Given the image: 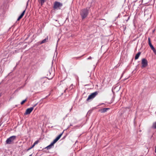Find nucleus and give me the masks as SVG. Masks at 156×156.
Returning a JSON list of instances; mask_svg holds the SVG:
<instances>
[{
  "instance_id": "18",
  "label": "nucleus",
  "mask_w": 156,
  "mask_h": 156,
  "mask_svg": "<svg viewBox=\"0 0 156 156\" xmlns=\"http://www.w3.org/2000/svg\"><path fill=\"white\" fill-rule=\"evenodd\" d=\"M27 100V99H25V100L23 101L21 103V105H23V104L25 102V101H26Z\"/></svg>"
},
{
  "instance_id": "24",
  "label": "nucleus",
  "mask_w": 156,
  "mask_h": 156,
  "mask_svg": "<svg viewBox=\"0 0 156 156\" xmlns=\"http://www.w3.org/2000/svg\"><path fill=\"white\" fill-rule=\"evenodd\" d=\"M72 108H73V107H72V108L69 110L70 112H71V111L72 110Z\"/></svg>"
},
{
  "instance_id": "7",
  "label": "nucleus",
  "mask_w": 156,
  "mask_h": 156,
  "mask_svg": "<svg viewBox=\"0 0 156 156\" xmlns=\"http://www.w3.org/2000/svg\"><path fill=\"white\" fill-rule=\"evenodd\" d=\"M148 43H149V44L151 47V49L153 50V51L154 53V54L155 55H156V50L155 48H154L153 45L152 44L150 37H148Z\"/></svg>"
},
{
  "instance_id": "28",
  "label": "nucleus",
  "mask_w": 156,
  "mask_h": 156,
  "mask_svg": "<svg viewBox=\"0 0 156 156\" xmlns=\"http://www.w3.org/2000/svg\"><path fill=\"white\" fill-rule=\"evenodd\" d=\"M1 96V94H0V97Z\"/></svg>"
},
{
  "instance_id": "23",
  "label": "nucleus",
  "mask_w": 156,
  "mask_h": 156,
  "mask_svg": "<svg viewBox=\"0 0 156 156\" xmlns=\"http://www.w3.org/2000/svg\"><path fill=\"white\" fill-rule=\"evenodd\" d=\"M33 147H32V146L30 147V148H28V149H27V151H29V150H30V149H31Z\"/></svg>"
},
{
  "instance_id": "6",
  "label": "nucleus",
  "mask_w": 156,
  "mask_h": 156,
  "mask_svg": "<svg viewBox=\"0 0 156 156\" xmlns=\"http://www.w3.org/2000/svg\"><path fill=\"white\" fill-rule=\"evenodd\" d=\"M141 64L142 68H143L146 67L148 65V62L147 60L144 58L142 59L141 61Z\"/></svg>"
},
{
  "instance_id": "19",
  "label": "nucleus",
  "mask_w": 156,
  "mask_h": 156,
  "mask_svg": "<svg viewBox=\"0 0 156 156\" xmlns=\"http://www.w3.org/2000/svg\"><path fill=\"white\" fill-rule=\"evenodd\" d=\"M53 76H54V75H52V76H51V77H50V78H48L49 80H50L52 79L53 78Z\"/></svg>"
},
{
  "instance_id": "3",
  "label": "nucleus",
  "mask_w": 156,
  "mask_h": 156,
  "mask_svg": "<svg viewBox=\"0 0 156 156\" xmlns=\"http://www.w3.org/2000/svg\"><path fill=\"white\" fill-rule=\"evenodd\" d=\"M16 136H12L8 138L6 141V143L7 144H10L13 143L14 140L16 139Z\"/></svg>"
},
{
  "instance_id": "25",
  "label": "nucleus",
  "mask_w": 156,
  "mask_h": 156,
  "mask_svg": "<svg viewBox=\"0 0 156 156\" xmlns=\"http://www.w3.org/2000/svg\"><path fill=\"white\" fill-rule=\"evenodd\" d=\"M20 19V18H19V17L17 19V21H19V20Z\"/></svg>"
},
{
  "instance_id": "14",
  "label": "nucleus",
  "mask_w": 156,
  "mask_h": 156,
  "mask_svg": "<svg viewBox=\"0 0 156 156\" xmlns=\"http://www.w3.org/2000/svg\"><path fill=\"white\" fill-rule=\"evenodd\" d=\"M152 128L154 129H156V122L153 123V125L151 127Z\"/></svg>"
},
{
  "instance_id": "1",
  "label": "nucleus",
  "mask_w": 156,
  "mask_h": 156,
  "mask_svg": "<svg viewBox=\"0 0 156 156\" xmlns=\"http://www.w3.org/2000/svg\"><path fill=\"white\" fill-rule=\"evenodd\" d=\"M89 9L90 8L87 7L81 10L80 12V14L82 19H84L87 17L89 13Z\"/></svg>"
},
{
  "instance_id": "12",
  "label": "nucleus",
  "mask_w": 156,
  "mask_h": 156,
  "mask_svg": "<svg viewBox=\"0 0 156 156\" xmlns=\"http://www.w3.org/2000/svg\"><path fill=\"white\" fill-rule=\"evenodd\" d=\"M141 52H139L136 55L135 58V60H136L138 58Z\"/></svg>"
},
{
  "instance_id": "10",
  "label": "nucleus",
  "mask_w": 156,
  "mask_h": 156,
  "mask_svg": "<svg viewBox=\"0 0 156 156\" xmlns=\"http://www.w3.org/2000/svg\"><path fill=\"white\" fill-rule=\"evenodd\" d=\"M109 108H105L101 109L100 111L101 113H105L109 109Z\"/></svg>"
},
{
  "instance_id": "2",
  "label": "nucleus",
  "mask_w": 156,
  "mask_h": 156,
  "mask_svg": "<svg viewBox=\"0 0 156 156\" xmlns=\"http://www.w3.org/2000/svg\"><path fill=\"white\" fill-rule=\"evenodd\" d=\"M62 5L63 4L62 3L55 1L54 3L53 7L54 9H60Z\"/></svg>"
},
{
  "instance_id": "9",
  "label": "nucleus",
  "mask_w": 156,
  "mask_h": 156,
  "mask_svg": "<svg viewBox=\"0 0 156 156\" xmlns=\"http://www.w3.org/2000/svg\"><path fill=\"white\" fill-rule=\"evenodd\" d=\"M55 144V143L54 142H52L51 143V144L49 145L46 147H45V148H46L47 150L50 149Z\"/></svg>"
},
{
  "instance_id": "17",
  "label": "nucleus",
  "mask_w": 156,
  "mask_h": 156,
  "mask_svg": "<svg viewBox=\"0 0 156 156\" xmlns=\"http://www.w3.org/2000/svg\"><path fill=\"white\" fill-rule=\"evenodd\" d=\"M41 5H42L46 0H40Z\"/></svg>"
},
{
  "instance_id": "11",
  "label": "nucleus",
  "mask_w": 156,
  "mask_h": 156,
  "mask_svg": "<svg viewBox=\"0 0 156 156\" xmlns=\"http://www.w3.org/2000/svg\"><path fill=\"white\" fill-rule=\"evenodd\" d=\"M48 37H46L45 39L43 40L42 41H41L40 42V44H42L43 43H44L45 42H46L47 41H48Z\"/></svg>"
},
{
  "instance_id": "26",
  "label": "nucleus",
  "mask_w": 156,
  "mask_h": 156,
  "mask_svg": "<svg viewBox=\"0 0 156 156\" xmlns=\"http://www.w3.org/2000/svg\"><path fill=\"white\" fill-rule=\"evenodd\" d=\"M32 156V154H31L29 156Z\"/></svg>"
},
{
  "instance_id": "13",
  "label": "nucleus",
  "mask_w": 156,
  "mask_h": 156,
  "mask_svg": "<svg viewBox=\"0 0 156 156\" xmlns=\"http://www.w3.org/2000/svg\"><path fill=\"white\" fill-rule=\"evenodd\" d=\"M26 9L24 10L23 12H22V13L20 15V16L19 17V18H20V19L22 18V17H23V15L24 14L25 12Z\"/></svg>"
},
{
  "instance_id": "4",
  "label": "nucleus",
  "mask_w": 156,
  "mask_h": 156,
  "mask_svg": "<svg viewBox=\"0 0 156 156\" xmlns=\"http://www.w3.org/2000/svg\"><path fill=\"white\" fill-rule=\"evenodd\" d=\"M98 92L97 91L91 93L88 96V98L87 99V101H88L89 100L93 99V98H94L96 96V95H98Z\"/></svg>"
},
{
  "instance_id": "21",
  "label": "nucleus",
  "mask_w": 156,
  "mask_h": 156,
  "mask_svg": "<svg viewBox=\"0 0 156 156\" xmlns=\"http://www.w3.org/2000/svg\"><path fill=\"white\" fill-rule=\"evenodd\" d=\"M70 88H71V89H72V88H73V84H71V85L70 87Z\"/></svg>"
},
{
  "instance_id": "16",
  "label": "nucleus",
  "mask_w": 156,
  "mask_h": 156,
  "mask_svg": "<svg viewBox=\"0 0 156 156\" xmlns=\"http://www.w3.org/2000/svg\"><path fill=\"white\" fill-rule=\"evenodd\" d=\"M82 56H83V55L79 56V57H73V58H72V59H76V60H78V59H79V58H81V57H82Z\"/></svg>"
},
{
  "instance_id": "15",
  "label": "nucleus",
  "mask_w": 156,
  "mask_h": 156,
  "mask_svg": "<svg viewBox=\"0 0 156 156\" xmlns=\"http://www.w3.org/2000/svg\"><path fill=\"white\" fill-rule=\"evenodd\" d=\"M38 142H39V141L38 140L34 142V143L33 144V145H32V147H33L35 145H36L38 144Z\"/></svg>"
},
{
  "instance_id": "20",
  "label": "nucleus",
  "mask_w": 156,
  "mask_h": 156,
  "mask_svg": "<svg viewBox=\"0 0 156 156\" xmlns=\"http://www.w3.org/2000/svg\"><path fill=\"white\" fill-rule=\"evenodd\" d=\"M92 59V57L91 56H90L88 58H87V60H90Z\"/></svg>"
},
{
  "instance_id": "22",
  "label": "nucleus",
  "mask_w": 156,
  "mask_h": 156,
  "mask_svg": "<svg viewBox=\"0 0 156 156\" xmlns=\"http://www.w3.org/2000/svg\"><path fill=\"white\" fill-rule=\"evenodd\" d=\"M33 147H32V146L30 147V148H28V149H27V151H29V150H30V149H31Z\"/></svg>"
},
{
  "instance_id": "8",
  "label": "nucleus",
  "mask_w": 156,
  "mask_h": 156,
  "mask_svg": "<svg viewBox=\"0 0 156 156\" xmlns=\"http://www.w3.org/2000/svg\"><path fill=\"white\" fill-rule=\"evenodd\" d=\"M64 131L60 134L59 135H58L56 138L54 139L53 142H54L55 143H56L60 138L61 136L62 135Z\"/></svg>"
},
{
  "instance_id": "5",
  "label": "nucleus",
  "mask_w": 156,
  "mask_h": 156,
  "mask_svg": "<svg viewBox=\"0 0 156 156\" xmlns=\"http://www.w3.org/2000/svg\"><path fill=\"white\" fill-rule=\"evenodd\" d=\"M37 105V104H36L34 105L33 107L27 109L24 114L25 115L30 114L34 109V108Z\"/></svg>"
},
{
  "instance_id": "27",
  "label": "nucleus",
  "mask_w": 156,
  "mask_h": 156,
  "mask_svg": "<svg viewBox=\"0 0 156 156\" xmlns=\"http://www.w3.org/2000/svg\"><path fill=\"white\" fill-rule=\"evenodd\" d=\"M48 73H49V74H51V73L50 72H48Z\"/></svg>"
}]
</instances>
